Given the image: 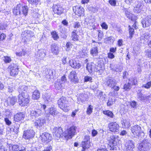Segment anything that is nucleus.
I'll list each match as a JSON object with an SVG mask.
<instances>
[{"label":"nucleus","instance_id":"f257e3e1","mask_svg":"<svg viewBox=\"0 0 151 151\" xmlns=\"http://www.w3.org/2000/svg\"><path fill=\"white\" fill-rule=\"evenodd\" d=\"M59 107L64 111L67 112L70 109L69 102L66 98L64 96L61 97L58 102Z\"/></svg>","mask_w":151,"mask_h":151},{"label":"nucleus","instance_id":"f03ea898","mask_svg":"<svg viewBox=\"0 0 151 151\" xmlns=\"http://www.w3.org/2000/svg\"><path fill=\"white\" fill-rule=\"evenodd\" d=\"M18 98V102L21 106H27L29 102L30 98L28 94H19Z\"/></svg>","mask_w":151,"mask_h":151},{"label":"nucleus","instance_id":"7ed1b4c3","mask_svg":"<svg viewBox=\"0 0 151 151\" xmlns=\"http://www.w3.org/2000/svg\"><path fill=\"white\" fill-rule=\"evenodd\" d=\"M67 82V79L64 75L62 76L60 79L58 80L55 83V88L58 90H62L65 88V84Z\"/></svg>","mask_w":151,"mask_h":151},{"label":"nucleus","instance_id":"20e7f679","mask_svg":"<svg viewBox=\"0 0 151 151\" xmlns=\"http://www.w3.org/2000/svg\"><path fill=\"white\" fill-rule=\"evenodd\" d=\"M131 131L135 136L140 137L142 135H144V133L141 130V127L138 125L134 126L131 127Z\"/></svg>","mask_w":151,"mask_h":151},{"label":"nucleus","instance_id":"39448f33","mask_svg":"<svg viewBox=\"0 0 151 151\" xmlns=\"http://www.w3.org/2000/svg\"><path fill=\"white\" fill-rule=\"evenodd\" d=\"M76 127L72 126L67 129L65 132L64 136L66 139L71 138L75 135L76 131Z\"/></svg>","mask_w":151,"mask_h":151},{"label":"nucleus","instance_id":"423d86ee","mask_svg":"<svg viewBox=\"0 0 151 151\" xmlns=\"http://www.w3.org/2000/svg\"><path fill=\"white\" fill-rule=\"evenodd\" d=\"M41 108L44 110V111L46 114H47V115H48V113H49L51 115L54 116L57 115L58 113V112L57 111L56 109L55 108L52 107L51 108H49L48 109V112H47L45 111V109L46 107V106L45 104L41 105Z\"/></svg>","mask_w":151,"mask_h":151},{"label":"nucleus","instance_id":"0eeeda50","mask_svg":"<svg viewBox=\"0 0 151 151\" xmlns=\"http://www.w3.org/2000/svg\"><path fill=\"white\" fill-rule=\"evenodd\" d=\"M150 145L149 140L147 139H145L140 143V151H149V147Z\"/></svg>","mask_w":151,"mask_h":151},{"label":"nucleus","instance_id":"6e6552de","mask_svg":"<svg viewBox=\"0 0 151 151\" xmlns=\"http://www.w3.org/2000/svg\"><path fill=\"white\" fill-rule=\"evenodd\" d=\"M53 134L55 138L58 139L61 137L63 135V131L61 127H55L53 128Z\"/></svg>","mask_w":151,"mask_h":151},{"label":"nucleus","instance_id":"1a4fd4ad","mask_svg":"<svg viewBox=\"0 0 151 151\" xmlns=\"http://www.w3.org/2000/svg\"><path fill=\"white\" fill-rule=\"evenodd\" d=\"M70 65L72 68L75 69H79L81 67L79 62L77 58L70 59L69 61Z\"/></svg>","mask_w":151,"mask_h":151},{"label":"nucleus","instance_id":"9d476101","mask_svg":"<svg viewBox=\"0 0 151 151\" xmlns=\"http://www.w3.org/2000/svg\"><path fill=\"white\" fill-rule=\"evenodd\" d=\"M9 68L10 70V74L11 76H14L17 75L19 71L18 66L16 64L10 65Z\"/></svg>","mask_w":151,"mask_h":151},{"label":"nucleus","instance_id":"9b49d317","mask_svg":"<svg viewBox=\"0 0 151 151\" xmlns=\"http://www.w3.org/2000/svg\"><path fill=\"white\" fill-rule=\"evenodd\" d=\"M40 139L42 142H47L52 139L51 135L48 133H44L40 135Z\"/></svg>","mask_w":151,"mask_h":151},{"label":"nucleus","instance_id":"f8f14e48","mask_svg":"<svg viewBox=\"0 0 151 151\" xmlns=\"http://www.w3.org/2000/svg\"><path fill=\"white\" fill-rule=\"evenodd\" d=\"M73 10L76 15L79 16H83L84 15V9L81 6H77L73 7Z\"/></svg>","mask_w":151,"mask_h":151},{"label":"nucleus","instance_id":"ddd939ff","mask_svg":"<svg viewBox=\"0 0 151 151\" xmlns=\"http://www.w3.org/2000/svg\"><path fill=\"white\" fill-rule=\"evenodd\" d=\"M144 5L141 1L135 2V6L134 9V11L135 13H139L141 10H143Z\"/></svg>","mask_w":151,"mask_h":151},{"label":"nucleus","instance_id":"4468645a","mask_svg":"<svg viewBox=\"0 0 151 151\" xmlns=\"http://www.w3.org/2000/svg\"><path fill=\"white\" fill-rule=\"evenodd\" d=\"M21 10H23L22 8V5L20 4H18L16 6L14 7L13 9V13L15 15H20L21 12L22 13H24L25 14L27 10L26 8H25L24 9V12H21Z\"/></svg>","mask_w":151,"mask_h":151},{"label":"nucleus","instance_id":"2eb2a0df","mask_svg":"<svg viewBox=\"0 0 151 151\" xmlns=\"http://www.w3.org/2000/svg\"><path fill=\"white\" fill-rule=\"evenodd\" d=\"M35 135V132L32 129L27 130L24 132L23 137L27 139H29Z\"/></svg>","mask_w":151,"mask_h":151},{"label":"nucleus","instance_id":"dca6fc26","mask_svg":"<svg viewBox=\"0 0 151 151\" xmlns=\"http://www.w3.org/2000/svg\"><path fill=\"white\" fill-rule=\"evenodd\" d=\"M109 129L113 132H117L119 130V126L116 122H112L110 123L108 125Z\"/></svg>","mask_w":151,"mask_h":151},{"label":"nucleus","instance_id":"f3484780","mask_svg":"<svg viewBox=\"0 0 151 151\" xmlns=\"http://www.w3.org/2000/svg\"><path fill=\"white\" fill-rule=\"evenodd\" d=\"M88 99V95L85 93H82L79 94L77 98V100L78 103L81 104L87 101Z\"/></svg>","mask_w":151,"mask_h":151},{"label":"nucleus","instance_id":"a211bd4d","mask_svg":"<svg viewBox=\"0 0 151 151\" xmlns=\"http://www.w3.org/2000/svg\"><path fill=\"white\" fill-rule=\"evenodd\" d=\"M90 137L88 135L85 136L84 141L81 142V145L83 148H88L90 146Z\"/></svg>","mask_w":151,"mask_h":151},{"label":"nucleus","instance_id":"6ab92c4d","mask_svg":"<svg viewBox=\"0 0 151 151\" xmlns=\"http://www.w3.org/2000/svg\"><path fill=\"white\" fill-rule=\"evenodd\" d=\"M142 24L144 28L149 27L151 25V16H148L143 19Z\"/></svg>","mask_w":151,"mask_h":151},{"label":"nucleus","instance_id":"aec40b11","mask_svg":"<svg viewBox=\"0 0 151 151\" xmlns=\"http://www.w3.org/2000/svg\"><path fill=\"white\" fill-rule=\"evenodd\" d=\"M110 139L109 140L110 143H111L112 145H110V147L111 148L110 150H114L115 149L116 147L114 146L117 144V139L116 137L114 136H111L110 137Z\"/></svg>","mask_w":151,"mask_h":151},{"label":"nucleus","instance_id":"412c9836","mask_svg":"<svg viewBox=\"0 0 151 151\" xmlns=\"http://www.w3.org/2000/svg\"><path fill=\"white\" fill-rule=\"evenodd\" d=\"M150 36L148 33H145L143 34L140 37L141 42L145 44L148 42Z\"/></svg>","mask_w":151,"mask_h":151},{"label":"nucleus","instance_id":"4be33fe9","mask_svg":"<svg viewBox=\"0 0 151 151\" xmlns=\"http://www.w3.org/2000/svg\"><path fill=\"white\" fill-rule=\"evenodd\" d=\"M116 83L117 82L113 78L111 77L108 78L105 83L106 85L111 88L113 87Z\"/></svg>","mask_w":151,"mask_h":151},{"label":"nucleus","instance_id":"5701e85b","mask_svg":"<svg viewBox=\"0 0 151 151\" xmlns=\"http://www.w3.org/2000/svg\"><path fill=\"white\" fill-rule=\"evenodd\" d=\"M126 146L127 151H133L134 148V142L132 140L127 141L126 144Z\"/></svg>","mask_w":151,"mask_h":151},{"label":"nucleus","instance_id":"b1692460","mask_svg":"<svg viewBox=\"0 0 151 151\" xmlns=\"http://www.w3.org/2000/svg\"><path fill=\"white\" fill-rule=\"evenodd\" d=\"M55 70H47L46 73V78L49 81H50L53 79L55 76Z\"/></svg>","mask_w":151,"mask_h":151},{"label":"nucleus","instance_id":"393cba45","mask_svg":"<svg viewBox=\"0 0 151 151\" xmlns=\"http://www.w3.org/2000/svg\"><path fill=\"white\" fill-rule=\"evenodd\" d=\"M53 11L55 14H61L63 12L62 7L59 5H55L53 6Z\"/></svg>","mask_w":151,"mask_h":151},{"label":"nucleus","instance_id":"a878e982","mask_svg":"<svg viewBox=\"0 0 151 151\" xmlns=\"http://www.w3.org/2000/svg\"><path fill=\"white\" fill-rule=\"evenodd\" d=\"M28 89L27 86L25 85H20L18 89V91L19 93V94L25 95V94H27L26 92Z\"/></svg>","mask_w":151,"mask_h":151},{"label":"nucleus","instance_id":"bb28decb","mask_svg":"<svg viewBox=\"0 0 151 151\" xmlns=\"http://www.w3.org/2000/svg\"><path fill=\"white\" fill-rule=\"evenodd\" d=\"M51 49L52 52L54 54L57 55L59 52V47L55 43L52 44L51 46Z\"/></svg>","mask_w":151,"mask_h":151},{"label":"nucleus","instance_id":"cd10ccee","mask_svg":"<svg viewBox=\"0 0 151 151\" xmlns=\"http://www.w3.org/2000/svg\"><path fill=\"white\" fill-rule=\"evenodd\" d=\"M45 123V120L44 118H40L37 119L36 120L35 124V126L39 127L42 126Z\"/></svg>","mask_w":151,"mask_h":151},{"label":"nucleus","instance_id":"c85d7f7f","mask_svg":"<svg viewBox=\"0 0 151 151\" xmlns=\"http://www.w3.org/2000/svg\"><path fill=\"white\" fill-rule=\"evenodd\" d=\"M138 91L139 93H137V97L141 100L142 101L145 100H148L150 99V98H151V95L147 96L146 95L142 94L140 91Z\"/></svg>","mask_w":151,"mask_h":151},{"label":"nucleus","instance_id":"c756f323","mask_svg":"<svg viewBox=\"0 0 151 151\" xmlns=\"http://www.w3.org/2000/svg\"><path fill=\"white\" fill-rule=\"evenodd\" d=\"M68 78L72 82L77 81V75L76 72L74 70L71 71L68 76Z\"/></svg>","mask_w":151,"mask_h":151},{"label":"nucleus","instance_id":"7c9ffc66","mask_svg":"<svg viewBox=\"0 0 151 151\" xmlns=\"http://www.w3.org/2000/svg\"><path fill=\"white\" fill-rule=\"evenodd\" d=\"M24 117V114L22 113H19L15 115L14 116V120L15 122H19L23 120Z\"/></svg>","mask_w":151,"mask_h":151},{"label":"nucleus","instance_id":"2f4dec72","mask_svg":"<svg viewBox=\"0 0 151 151\" xmlns=\"http://www.w3.org/2000/svg\"><path fill=\"white\" fill-rule=\"evenodd\" d=\"M46 51L45 49H41L38 52L39 60H43L46 55Z\"/></svg>","mask_w":151,"mask_h":151},{"label":"nucleus","instance_id":"473e14b6","mask_svg":"<svg viewBox=\"0 0 151 151\" xmlns=\"http://www.w3.org/2000/svg\"><path fill=\"white\" fill-rule=\"evenodd\" d=\"M86 68L90 73H91L93 71H95L94 64V63H91L87 64Z\"/></svg>","mask_w":151,"mask_h":151},{"label":"nucleus","instance_id":"72a5a7b5","mask_svg":"<svg viewBox=\"0 0 151 151\" xmlns=\"http://www.w3.org/2000/svg\"><path fill=\"white\" fill-rule=\"evenodd\" d=\"M42 114V111L40 109H37L36 111H32L30 113L31 115L32 116L35 117L41 115Z\"/></svg>","mask_w":151,"mask_h":151},{"label":"nucleus","instance_id":"f704fd0d","mask_svg":"<svg viewBox=\"0 0 151 151\" xmlns=\"http://www.w3.org/2000/svg\"><path fill=\"white\" fill-rule=\"evenodd\" d=\"M90 53L93 56H96L98 54V49L97 45H95L90 50Z\"/></svg>","mask_w":151,"mask_h":151},{"label":"nucleus","instance_id":"c9c22d12","mask_svg":"<svg viewBox=\"0 0 151 151\" xmlns=\"http://www.w3.org/2000/svg\"><path fill=\"white\" fill-rule=\"evenodd\" d=\"M9 151H18L19 147L17 145L9 144L8 145Z\"/></svg>","mask_w":151,"mask_h":151},{"label":"nucleus","instance_id":"e433bc0d","mask_svg":"<svg viewBox=\"0 0 151 151\" xmlns=\"http://www.w3.org/2000/svg\"><path fill=\"white\" fill-rule=\"evenodd\" d=\"M15 124V125L11 126L10 129L11 131H12L14 132L15 133L17 134L19 132V125L17 124Z\"/></svg>","mask_w":151,"mask_h":151},{"label":"nucleus","instance_id":"4c0bfd02","mask_svg":"<svg viewBox=\"0 0 151 151\" xmlns=\"http://www.w3.org/2000/svg\"><path fill=\"white\" fill-rule=\"evenodd\" d=\"M125 14L127 17L129 19H131L132 20H134L136 19V17L128 10H126L125 11Z\"/></svg>","mask_w":151,"mask_h":151},{"label":"nucleus","instance_id":"58836bf2","mask_svg":"<svg viewBox=\"0 0 151 151\" xmlns=\"http://www.w3.org/2000/svg\"><path fill=\"white\" fill-rule=\"evenodd\" d=\"M40 97V93L38 90L35 91L33 93L32 99L38 100Z\"/></svg>","mask_w":151,"mask_h":151},{"label":"nucleus","instance_id":"ea45409f","mask_svg":"<svg viewBox=\"0 0 151 151\" xmlns=\"http://www.w3.org/2000/svg\"><path fill=\"white\" fill-rule=\"evenodd\" d=\"M121 123L123 127L128 128L130 126L129 122L128 120H123L122 121Z\"/></svg>","mask_w":151,"mask_h":151},{"label":"nucleus","instance_id":"a19ab883","mask_svg":"<svg viewBox=\"0 0 151 151\" xmlns=\"http://www.w3.org/2000/svg\"><path fill=\"white\" fill-rule=\"evenodd\" d=\"M71 38L74 41H77L78 40V36L77 35L76 30H73L71 33Z\"/></svg>","mask_w":151,"mask_h":151},{"label":"nucleus","instance_id":"79ce46f5","mask_svg":"<svg viewBox=\"0 0 151 151\" xmlns=\"http://www.w3.org/2000/svg\"><path fill=\"white\" fill-rule=\"evenodd\" d=\"M27 35H26L27 40H25L24 39V41L27 42L31 40V37L34 36V35L33 33L31 31H28L27 32Z\"/></svg>","mask_w":151,"mask_h":151},{"label":"nucleus","instance_id":"37998d69","mask_svg":"<svg viewBox=\"0 0 151 151\" xmlns=\"http://www.w3.org/2000/svg\"><path fill=\"white\" fill-rule=\"evenodd\" d=\"M43 99L46 103H48L52 101V98L49 94H45L43 95Z\"/></svg>","mask_w":151,"mask_h":151},{"label":"nucleus","instance_id":"c03bdc74","mask_svg":"<svg viewBox=\"0 0 151 151\" xmlns=\"http://www.w3.org/2000/svg\"><path fill=\"white\" fill-rule=\"evenodd\" d=\"M17 99L16 97H13L9 98L7 99V101L9 102L10 104L12 105H14L17 102Z\"/></svg>","mask_w":151,"mask_h":151},{"label":"nucleus","instance_id":"a18cd8bd","mask_svg":"<svg viewBox=\"0 0 151 151\" xmlns=\"http://www.w3.org/2000/svg\"><path fill=\"white\" fill-rule=\"evenodd\" d=\"M103 113L111 118H113L114 117V114L113 113L109 110L104 111H103Z\"/></svg>","mask_w":151,"mask_h":151},{"label":"nucleus","instance_id":"49530a36","mask_svg":"<svg viewBox=\"0 0 151 151\" xmlns=\"http://www.w3.org/2000/svg\"><path fill=\"white\" fill-rule=\"evenodd\" d=\"M93 106L91 105H89L87 109L86 112L87 114L88 115L91 114L93 112Z\"/></svg>","mask_w":151,"mask_h":151},{"label":"nucleus","instance_id":"de8ad7c7","mask_svg":"<svg viewBox=\"0 0 151 151\" xmlns=\"http://www.w3.org/2000/svg\"><path fill=\"white\" fill-rule=\"evenodd\" d=\"M12 115L11 112L9 110H6L3 116L4 118H11Z\"/></svg>","mask_w":151,"mask_h":151},{"label":"nucleus","instance_id":"09e8293b","mask_svg":"<svg viewBox=\"0 0 151 151\" xmlns=\"http://www.w3.org/2000/svg\"><path fill=\"white\" fill-rule=\"evenodd\" d=\"M115 101V99L114 98L112 97L109 98L107 103L108 106H110L113 105Z\"/></svg>","mask_w":151,"mask_h":151},{"label":"nucleus","instance_id":"8fccbe9b","mask_svg":"<svg viewBox=\"0 0 151 151\" xmlns=\"http://www.w3.org/2000/svg\"><path fill=\"white\" fill-rule=\"evenodd\" d=\"M51 35L53 38L55 40H57L59 38L58 35L55 31L52 32H51Z\"/></svg>","mask_w":151,"mask_h":151},{"label":"nucleus","instance_id":"3c124183","mask_svg":"<svg viewBox=\"0 0 151 151\" xmlns=\"http://www.w3.org/2000/svg\"><path fill=\"white\" fill-rule=\"evenodd\" d=\"M131 83L129 82L127 84H125L124 86L123 89L126 91H129L131 88Z\"/></svg>","mask_w":151,"mask_h":151},{"label":"nucleus","instance_id":"603ef678","mask_svg":"<svg viewBox=\"0 0 151 151\" xmlns=\"http://www.w3.org/2000/svg\"><path fill=\"white\" fill-rule=\"evenodd\" d=\"M3 60L5 63H9L11 61L12 59L10 57L6 56H4Z\"/></svg>","mask_w":151,"mask_h":151},{"label":"nucleus","instance_id":"864d4df0","mask_svg":"<svg viewBox=\"0 0 151 151\" xmlns=\"http://www.w3.org/2000/svg\"><path fill=\"white\" fill-rule=\"evenodd\" d=\"M129 38L130 39L132 38V37L134 33V29L132 28L130 25L129 26Z\"/></svg>","mask_w":151,"mask_h":151},{"label":"nucleus","instance_id":"5fc2aeb1","mask_svg":"<svg viewBox=\"0 0 151 151\" xmlns=\"http://www.w3.org/2000/svg\"><path fill=\"white\" fill-rule=\"evenodd\" d=\"M72 47V44L70 42H67L65 45L66 50L67 51H69Z\"/></svg>","mask_w":151,"mask_h":151},{"label":"nucleus","instance_id":"6e6d98bb","mask_svg":"<svg viewBox=\"0 0 151 151\" xmlns=\"http://www.w3.org/2000/svg\"><path fill=\"white\" fill-rule=\"evenodd\" d=\"M15 89V87L13 84L10 85L8 87V92L12 93Z\"/></svg>","mask_w":151,"mask_h":151},{"label":"nucleus","instance_id":"4d7b16f0","mask_svg":"<svg viewBox=\"0 0 151 151\" xmlns=\"http://www.w3.org/2000/svg\"><path fill=\"white\" fill-rule=\"evenodd\" d=\"M4 120L6 124L8 126L12 124L11 118H4Z\"/></svg>","mask_w":151,"mask_h":151},{"label":"nucleus","instance_id":"13d9d810","mask_svg":"<svg viewBox=\"0 0 151 151\" xmlns=\"http://www.w3.org/2000/svg\"><path fill=\"white\" fill-rule=\"evenodd\" d=\"M29 2L34 5H37L39 3V0H28Z\"/></svg>","mask_w":151,"mask_h":151},{"label":"nucleus","instance_id":"bf43d9fd","mask_svg":"<svg viewBox=\"0 0 151 151\" xmlns=\"http://www.w3.org/2000/svg\"><path fill=\"white\" fill-rule=\"evenodd\" d=\"M25 8H26V9H27V10L25 14H24V13H22L21 12V13L20 14V15H22V16H26L27 15V14L28 13V8L27 6H22V8L23 9V10H21V12H24V9Z\"/></svg>","mask_w":151,"mask_h":151},{"label":"nucleus","instance_id":"052dcab7","mask_svg":"<svg viewBox=\"0 0 151 151\" xmlns=\"http://www.w3.org/2000/svg\"><path fill=\"white\" fill-rule=\"evenodd\" d=\"M97 31L98 32V38L99 40L100 41L104 36L103 32L101 30H99Z\"/></svg>","mask_w":151,"mask_h":151},{"label":"nucleus","instance_id":"680f3d73","mask_svg":"<svg viewBox=\"0 0 151 151\" xmlns=\"http://www.w3.org/2000/svg\"><path fill=\"white\" fill-rule=\"evenodd\" d=\"M130 104L132 107L134 109H136L137 108V102L134 101H133L130 102Z\"/></svg>","mask_w":151,"mask_h":151},{"label":"nucleus","instance_id":"e2e57ef3","mask_svg":"<svg viewBox=\"0 0 151 151\" xmlns=\"http://www.w3.org/2000/svg\"><path fill=\"white\" fill-rule=\"evenodd\" d=\"M100 99L102 101H104L105 99V95L103 92H101L99 94Z\"/></svg>","mask_w":151,"mask_h":151},{"label":"nucleus","instance_id":"0e129e2a","mask_svg":"<svg viewBox=\"0 0 151 151\" xmlns=\"http://www.w3.org/2000/svg\"><path fill=\"white\" fill-rule=\"evenodd\" d=\"M146 55L149 58H151V49H147L145 51Z\"/></svg>","mask_w":151,"mask_h":151},{"label":"nucleus","instance_id":"69168bd1","mask_svg":"<svg viewBox=\"0 0 151 151\" xmlns=\"http://www.w3.org/2000/svg\"><path fill=\"white\" fill-rule=\"evenodd\" d=\"M151 86V82H148L145 84L143 85L142 86L143 87H144L146 88H150Z\"/></svg>","mask_w":151,"mask_h":151},{"label":"nucleus","instance_id":"338daca9","mask_svg":"<svg viewBox=\"0 0 151 151\" xmlns=\"http://www.w3.org/2000/svg\"><path fill=\"white\" fill-rule=\"evenodd\" d=\"M109 3L112 6H115L116 4V1L115 0H109Z\"/></svg>","mask_w":151,"mask_h":151},{"label":"nucleus","instance_id":"774afa93","mask_svg":"<svg viewBox=\"0 0 151 151\" xmlns=\"http://www.w3.org/2000/svg\"><path fill=\"white\" fill-rule=\"evenodd\" d=\"M129 82H130L132 85H136L137 83V81L136 79L131 78L129 80Z\"/></svg>","mask_w":151,"mask_h":151}]
</instances>
